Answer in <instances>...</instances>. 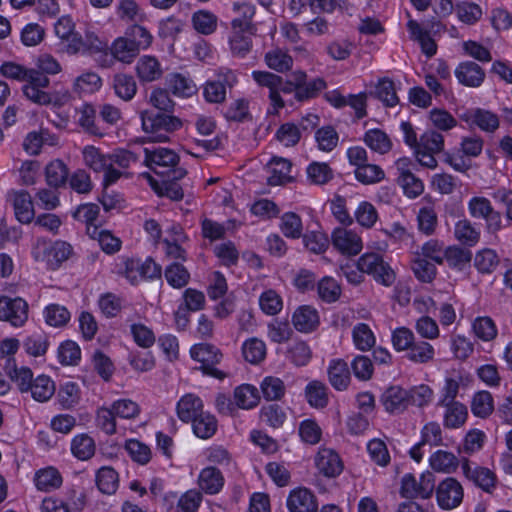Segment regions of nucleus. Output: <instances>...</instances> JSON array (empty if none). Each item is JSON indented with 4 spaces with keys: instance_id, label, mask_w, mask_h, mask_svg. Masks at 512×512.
<instances>
[{
    "instance_id": "nucleus-14",
    "label": "nucleus",
    "mask_w": 512,
    "mask_h": 512,
    "mask_svg": "<svg viewBox=\"0 0 512 512\" xmlns=\"http://www.w3.org/2000/svg\"><path fill=\"white\" fill-rule=\"evenodd\" d=\"M292 323L299 332H311L319 325L318 311L309 305L300 306L293 313Z\"/></svg>"
},
{
    "instance_id": "nucleus-33",
    "label": "nucleus",
    "mask_w": 512,
    "mask_h": 512,
    "mask_svg": "<svg viewBox=\"0 0 512 512\" xmlns=\"http://www.w3.org/2000/svg\"><path fill=\"white\" fill-rule=\"evenodd\" d=\"M34 481L38 490L48 492L61 486L62 477L57 469L48 467L39 470L35 475Z\"/></svg>"
},
{
    "instance_id": "nucleus-63",
    "label": "nucleus",
    "mask_w": 512,
    "mask_h": 512,
    "mask_svg": "<svg viewBox=\"0 0 512 512\" xmlns=\"http://www.w3.org/2000/svg\"><path fill=\"white\" fill-rule=\"evenodd\" d=\"M260 417L267 425L279 428L283 425L286 414L278 404H269L261 408Z\"/></svg>"
},
{
    "instance_id": "nucleus-45",
    "label": "nucleus",
    "mask_w": 512,
    "mask_h": 512,
    "mask_svg": "<svg viewBox=\"0 0 512 512\" xmlns=\"http://www.w3.org/2000/svg\"><path fill=\"white\" fill-rule=\"evenodd\" d=\"M317 292L321 300L333 303L339 299L341 287L334 278L325 276L317 283Z\"/></svg>"
},
{
    "instance_id": "nucleus-5",
    "label": "nucleus",
    "mask_w": 512,
    "mask_h": 512,
    "mask_svg": "<svg viewBox=\"0 0 512 512\" xmlns=\"http://www.w3.org/2000/svg\"><path fill=\"white\" fill-rule=\"evenodd\" d=\"M145 159L144 163L157 175H164L166 170L175 167L179 162V156L170 149L167 148H156V149H144Z\"/></svg>"
},
{
    "instance_id": "nucleus-2",
    "label": "nucleus",
    "mask_w": 512,
    "mask_h": 512,
    "mask_svg": "<svg viewBox=\"0 0 512 512\" xmlns=\"http://www.w3.org/2000/svg\"><path fill=\"white\" fill-rule=\"evenodd\" d=\"M238 82L236 74L228 69L221 68L216 78L208 80L203 85V97L211 104H221L226 100L227 89L231 90Z\"/></svg>"
},
{
    "instance_id": "nucleus-27",
    "label": "nucleus",
    "mask_w": 512,
    "mask_h": 512,
    "mask_svg": "<svg viewBox=\"0 0 512 512\" xmlns=\"http://www.w3.org/2000/svg\"><path fill=\"white\" fill-rule=\"evenodd\" d=\"M87 232L91 238L96 239L101 249L107 254H114L121 248V240L109 231L99 229L97 226L88 227Z\"/></svg>"
},
{
    "instance_id": "nucleus-47",
    "label": "nucleus",
    "mask_w": 512,
    "mask_h": 512,
    "mask_svg": "<svg viewBox=\"0 0 512 512\" xmlns=\"http://www.w3.org/2000/svg\"><path fill=\"white\" fill-rule=\"evenodd\" d=\"M455 238L462 244L474 246L480 238V232L468 220H460L454 229Z\"/></svg>"
},
{
    "instance_id": "nucleus-21",
    "label": "nucleus",
    "mask_w": 512,
    "mask_h": 512,
    "mask_svg": "<svg viewBox=\"0 0 512 512\" xmlns=\"http://www.w3.org/2000/svg\"><path fill=\"white\" fill-rule=\"evenodd\" d=\"M438 406L444 408L443 425L446 428L457 429L465 424L468 417V411L464 404L457 402Z\"/></svg>"
},
{
    "instance_id": "nucleus-62",
    "label": "nucleus",
    "mask_w": 512,
    "mask_h": 512,
    "mask_svg": "<svg viewBox=\"0 0 512 512\" xmlns=\"http://www.w3.org/2000/svg\"><path fill=\"white\" fill-rule=\"evenodd\" d=\"M81 358V350L77 343L71 340L63 342L58 348V359L63 365H77Z\"/></svg>"
},
{
    "instance_id": "nucleus-57",
    "label": "nucleus",
    "mask_w": 512,
    "mask_h": 512,
    "mask_svg": "<svg viewBox=\"0 0 512 512\" xmlns=\"http://www.w3.org/2000/svg\"><path fill=\"white\" fill-rule=\"evenodd\" d=\"M102 80L95 72H86L78 76L74 82V91L77 93H93L100 89Z\"/></svg>"
},
{
    "instance_id": "nucleus-40",
    "label": "nucleus",
    "mask_w": 512,
    "mask_h": 512,
    "mask_svg": "<svg viewBox=\"0 0 512 512\" xmlns=\"http://www.w3.org/2000/svg\"><path fill=\"white\" fill-rule=\"evenodd\" d=\"M239 28H232V34L229 39L230 49L234 56L244 57L252 48V36L246 31H239Z\"/></svg>"
},
{
    "instance_id": "nucleus-54",
    "label": "nucleus",
    "mask_w": 512,
    "mask_h": 512,
    "mask_svg": "<svg viewBox=\"0 0 512 512\" xmlns=\"http://www.w3.org/2000/svg\"><path fill=\"white\" fill-rule=\"evenodd\" d=\"M493 408V398L490 392L480 391L474 395L471 410L475 416L486 418L492 413Z\"/></svg>"
},
{
    "instance_id": "nucleus-15",
    "label": "nucleus",
    "mask_w": 512,
    "mask_h": 512,
    "mask_svg": "<svg viewBox=\"0 0 512 512\" xmlns=\"http://www.w3.org/2000/svg\"><path fill=\"white\" fill-rule=\"evenodd\" d=\"M292 164L288 159L273 157L267 164L269 176L267 183L271 186L282 185L292 180L290 175Z\"/></svg>"
},
{
    "instance_id": "nucleus-11",
    "label": "nucleus",
    "mask_w": 512,
    "mask_h": 512,
    "mask_svg": "<svg viewBox=\"0 0 512 512\" xmlns=\"http://www.w3.org/2000/svg\"><path fill=\"white\" fill-rule=\"evenodd\" d=\"M14 213L17 220L23 224H29L34 219V207L30 194L25 190L9 193Z\"/></svg>"
},
{
    "instance_id": "nucleus-44",
    "label": "nucleus",
    "mask_w": 512,
    "mask_h": 512,
    "mask_svg": "<svg viewBox=\"0 0 512 512\" xmlns=\"http://www.w3.org/2000/svg\"><path fill=\"white\" fill-rule=\"evenodd\" d=\"M265 62L267 66L277 72H285L292 68V57L282 49L276 48L266 53Z\"/></svg>"
},
{
    "instance_id": "nucleus-49",
    "label": "nucleus",
    "mask_w": 512,
    "mask_h": 512,
    "mask_svg": "<svg viewBox=\"0 0 512 512\" xmlns=\"http://www.w3.org/2000/svg\"><path fill=\"white\" fill-rule=\"evenodd\" d=\"M374 94L375 97L387 107H394L399 102L398 96L396 94L395 84L393 81L387 78L381 79L378 82Z\"/></svg>"
},
{
    "instance_id": "nucleus-1",
    "label": "nucleus",
    "mask_w": 512,
    "mask_h": 512,
    "mask_svg": "<svg viewBox=\"0 0 512 512\" xmlns=\"http://www.w3.org/2000/svg\"><path fill=\"white\" fill-rule=\"evenodd\" d=\"M142 129L149 134L151 142H166L169 134L182 127L180 118L169 113L145 110L141 112Z\"/></svg>"
},
{
    "instance_id": "nucleus-58",
    "label": "nucleus",
    "mask_w": 512,
    "mask_h": 512,
    "mask_svg": "<svg viewBox=\"0 0 512 512\" xmlns=\"http://www.w3.org/2000/svg\"><path fill=\"white\" fill-rule=\"evenodd\" d=\"M352 335L354 344L359 350H369L375 344L374 334L365 323H358L353 328Z\"/></svg>"
},
{
    "instance_id": "nucleus-13",
    "label": "nucleus",
    "mask_w": 512,
    "mask_h": 512,
    "mask_svg": "<svg viewBox=\"0 0 512 512\" xmlns=\"http://www.w3.org/2000/svg\"><path fill=\"white\" fill-rule=\"evenodd\" d=\"M177 415L183 422H192L203 411V402L200 397L195 394L188 393L180 398L177 403Z\"/></svg>"
},
{
    "instance_id": "nucleus-56",
    "label": "nucleus",
    "mask_w": 512,
    "mask_h": 512,
    "mask_svg": "<svg viewBox=\"0 0 512 512\" xmlns=\"http://www.w3.org/2000/svg\"><path fill=\"white\" fill-rule=\"evenodd\" d=\"M355 177L359 182L369 185L380 182L385 173L380 166L366 163L355 169Z\"/></svg>"
},
{
    "instance_id": "nucleus-43",
    "label": "nucleus",
    "mask_w": 512,
    "mask_h": 512,
    "mask_svg": "<svg viewBox=\"0 0 512 512\" xmlns=\"http://www.w3.org/2000/svg\"><path fill=\"white\" fill-rule=\"evenodd\" d=\"M261 392L265 400L278 401L285 395L286 387L284 382L274 376H266L260 384Z\"/></svg>"
},
{
    "instance_id": "nucleus-59",
    "label": "nucleus",
    "mask_w": 512,
    "mask_h": 512,
    "mask_svg": "<svg viewBox=\"0 0 512 512\" xmlns=\"http://www.w3.org/2000/svg\"><path fill=\"white\" fill-rule=\"evenodd\" d=\"M280 227L282 233L288 238L297 239L302 236V221L296 213L283 214Z\"/></svg>"
},
{
    "instance_id": "nucleus-53",
    "label": "nucleus",
    "mask_w": 512,
    "mask_h": 512,
    "mask_svg": "<svg viewBox=\"0 0 512 512\" xmlns=\"http://www.w3.org/2000/svg\"><path fill=\"white\" fill-rule=\"evenodd\" d=\"M307 177L312 184L324 185L333 178V171L327 163L312 162L307 167Z\"/></svg>"
},
{
    "instance_id": "nucleus-46",
    "label": "nucleus",
    "mask_w": 512,
    "mask_h": 512,
    "mask_svg": "<svg viewBox=\"0 0 512 512\" xmlns=\"http://www.w3.org/2000/svg\"><path fill=\"white\" fill-rule=\"evenodd\" d=\"M499 264V257L492 249L478 251L474 258V266L483 274L492 273Z\"/></svg>"
},
{
    "instance_id": "nucleus-26",
    "label": "nucleus",
    "mask_w": 512,
    "mask_h": 512,
    "mask_svg": "<svg viewBox=\"0 0 512 512\" xmlns=\"http://www.w3.org/2000/svg\"><path fill=\"white\" fill-rule=\"evenodd\" d=\"M95 481L98 489L108 495L114 494L119 486L118 473L110 466L99 468L96 472Z\"/></svg>"
},
{
    "instance_id": "nucleus-20",
    "label": "nucleus",
    "mask_w": 512,
    "mask_h": 512,
    "mask_svg": "<svg viewBox=\"0 0 512 512\" xmlns=\"http://www.w3.org/2000/svg\"><path fill=\"white\" fill-rule=\"evenodd\" d=\"M252 78L260 86L269 88V98L275 107H284L285 103L277 91V85L280 84V76L267 71H253Z\"/></svg>"
},
{
    "instance_id": "nucleus-9",
    "label": "nucleus",
    "mask_w": 512,
    "mask_h": 512,
    "mask_svg": "<svg viewBox=\"0 0 512 512\" xmlns=\"http://www.w3.org/2000/svg\"><path fill=\"white\" fill-rule=\"evenodd\" d=\"M287 507L290 512H317L318 502L316 496L307 488H297L290 492L287 498Z\"/></svg>"
},
{
    "instance_id": "nucleus-18",
    "label": "nucleus",
    "mask_w": 512,
    "mask_h": 512,
    "mask_svg": "<svg viewBox=\"0 0 512 512\" xmlns=\"http://www.w3.org/2000/svg\"><path fill=\"white\" fill-rule=\"evenodd\" d=\"M408 392L399 386H391L381 396V402L389 413H401L408 407Z\"/></svg>"
},
{
    "instance_id": "nucleus-55",
    "label": "nucleus",
    "mask_w": 512,
    "mask_h": 512,
    "mask_svg": "<svg viewBox=\"0 0 512 512\" xmlns=\"http://www.w3.org/2000/svg\"><path fill=\"white\" fill-rule=\"evenodd\" d=\"M45 321L52 327H62L70 320V312L59 304H50L44 310Z\"/></svg>"
},
{
    "instance_id": "nucleus-8",
    "label": "nucleus",
    "mask_w": 512,
    "mask_h": 512,
    "mask_svg": "<svg viewBox=\"0 0 512 512\" xmlns=\"http://www.w3.org/2000/svg\"><path fill=\"white\" fill-rule=\"evenodd\" d=\"M454 74L461 85L470 88L480 87L486 76L482 67L473 61L459 63Z\"/></svg>"
},
{
    "instance_id": "nucleus-32",
    "label": "nucleus",
    "mask_w": 512,
    "mask_h": 512,
    "mask_svg": "<svg viewBox=\"0 0 512 512\" xmlns=\"http://www.w3.org/2000/svg\"><path fill=\"white\" fill-rule=\"evenodd\" d=\"M234 400L241 409H251L260 401L258 389L250 384L238 386L234 391Z\"/></svg>"
},
{
    "instance_id": "nucleus-61",
    "label": "nucleus",
    "mask_w": 512,
    "mask_h": 512,
    "mask_svg": "<svg viewBox=\"0 0 512 512\" xmlns=\"http://www.w3.org/2000/svg\"><path fill=\"white\" fill-rule=\"evenodd\" d=\"M411 268L415 277L424 283L431 282L436 276V267L427 259L417 256L413 261Z\"/></svg>"
},
{
    "instance_id": "nucleus-38",
    "label": "nucleus",
    "mask_w": 512,
    "mask_h": 512,
    "mask_svg": "<svg viewBox=\"0 0 512 512\" xmlns=\"http://www.w3.org/2000/svg\"><path fill=\"white\" fill-rule=\"evenodd\" d=\"M364 142L373 151L386 154L392 148V142L388 135L380 129H370L365 133Z\"/></svg>"
},
{
    "instance_id": "nucleus-4",
    "label": "nucleus",
    "mask_w": 512,
    "mask_h": 512,
    "mask_svg": "<svg viewBox=\"0 0 512 512\" xmlns=\"http://www.w3.org/2000/svg\"><path fill=\"white\" fill-rule=\"evenodd\" d=\"M28 303L21 297H0V320L21 327L28 319Z\"/></svg>"
},
{
    "instance_id": "nucleus-24",
    "label": "nucleus",
    "mask_w": 512,
    "mask_h": 512,
    "mask_svg": "<svg viewBox=\"0 0 512 512\" xmlns=\"http://www.w3.org/2000/svg\"><path fill=\"white\" fill-rule=\"evenodd\" d=\"M199 487L207 494L218 493L224 485V477L215 467L204 468L198 478Z\"/></svg>"
},
{
    "instance_id": "nucleus-25",
    "label": "nucleus",
    "mask_w": 512,
    "mask_h": 512,
    "mask_svg": "<svg viewBox=\"0 0 512 512\" xmlns=\"http://www.w3.org/2000/svg\"><path fill=\"white\" fill-rule=\"evenodd\" d=\"M443 262L446 261L450 268L462 271L472 260V252L468 249L453 245L445 248Z\"/></svg>"
},
{
    "instance_id": "nucleus-3",
    "label": "nucleus",
    "mask_w": 512,
    "mask_h": 512,
    "mask_svg": "<svg viewBox=\"0 0 512 512\" xmlns=\"http://www.w3.org/2000/svg\"><path fill=\"white\" fill-rule=\"evenodd\" d=\"M191 357L201 363L200 369L204 374L217 379H223L225 374L215 367L222 359V353L214 345L202 343L194 345L190 350Z\"/></svg>"
},
{
    "instance_id": "nucleus-22",
    "label": "nucleus",
    "mask_w": 512,
    "mask_h": 512,
    "mask_svg": "<svg viewBox=\"0 0 512 512\" xmlns=\"http://www.w3.org/2000/svg\"><path fill=\"white\" fill-rule=\"evenodd\" d=\"M5 371L22 393L29 392L34 381L32 371L27 367L18 368L13 358H7Z\"/></svg>"
},
{
    "instance_id": "nucleus-19",
    "label": "nucleus",
    "mask_w": 512,
    "mask_h": 512,
    "mask_svg": "<svg viewBox=\"0 0 512 512\" xmlns=\"http://www.w3.org/2000/svg\"><path fill=\"white\" fill-rule=\"evenodd\" d=\"M168 90L177 97H191L197 93L194 81L181 73H171L166 77Z\"/></svg>"
},
{
    "instance_id": "nucleus-16",
    "label": "nucleus",
    "mask_w": 512,
    "mask_h": 512,
    "mask_svg": "<svg viewBox=\"0 0 512 512\" xmlns=\"http://www.w3.org/2000/svg\"><path fill=\"white\" fill-rule=\"evenodd\" d=\"M315 463L319 472L327 477H335L343 469L339 455L330 449H321L316 456Z\"/></svg>"
},
{
    "instance_id": "nucleus-41",
    "label": "nucleus",
    "mask_w": 512,
    "mask_h": 512,
    "mask_svg": "<svg viewBox=\"0 0 512 512\" xmlns=\"http://www.w3.org/2000/svg\"><path fill=\"white\" fill-rule=\"evenodd\" d=\"M434 354V348L430 343L423 340H414L406 356L414 363L424 364L432 361Z\"/></svg>"
},
{
    "instance_id": "nucleus-17",
    "label": "nucleus",
    "mask_w": 512,
    "mask_h": 512,
    "mask_svg": "<svg viewBox=\"0 0 512 512\" xmlns=\"http://www.w3.org/2000/svg\"><path fill=\"white\" fill-rule=\"evenodd\" d=\"M136 74L140 82L149 83L162 77L163 70L161 64L154 56L144 55L137 61Z\"/></svg>"
},
{
    "instance_id": "nucleus-7",
    "label": "nucleus",
    "mask_w": 512,
    "mask_h": 512,
    "mask_svg": "<svg viewBox=\"0 0 512 512\" xmlns=\"http://www.w3.org/2000/svg\"><path fill=\"white\" fill-rule=\"evenodd\" d=\"M332 244L339 252L354 256L362 250V240L357 233L346 228H335L332 232Z\"/></svg>"
},
{
    "instance_id": "nucleus-12",
    "label": "nucleus",
    "mask_w": 512,
    "mask_h": 512,
    "mask_svg": "<svg viewBox=\"0 0 512 512\" xmlns=\"http://www.w3.org/2000/svg\"><path fill=\"white\" fill-rule=\"evenodd\" d=\"M462 470L467 479L484 491L490 492L495 486V475L488 468L475 466L471 467L469 461L465 459L462 463Z\"/></svg>"
},
{
    "instance_id": "nucleus-52",
    "label": "nucleus",
    "mask_w": 512,
    "mask_h": 512,
    "mask_svg": "<svg viewBox=\"0 0 512 512\" xmlns=\"http://www.w3.org/2000/svg\"><path fill=\"white\" fill-rule=\"evenodd\" d=\"M325 88L326 82L323 78L318 77L307 81V74L305 73L303 83L298 86L297 100L305 101L315 98Z\"/></svg>"
},
{
    "instance_id": "nucleus-6",
    "label": "nucleus",
    "mask_w": 512,
    "mask_h": 512,
    "mask_svg": "<svg viewBox=\"0 0 512 512\" xmlns=\"http://www.w3.org/2000/svg\"><path fill=\"white\" fill-rule=\"evenodd\" d=\"M436 499L440 508L444 510L458 507L463 500L462 485L455 478L444 479L436 488Z\"/></svg>"
},
{
    "instance_id": "nucleus-23",
    "label": "nucleus",
    "mask_w": 512,
    "mask_h": 512,
    "mask_svg": "<svg viewBox=\"0 0 512 512\" xmlns=\"http://www.w3.org/2000/svg\"><path fill=\"white\" fill-rule=\"evenodd\" d=\"M328 377L336 390H345L350 383V371L347 363L342 359L332 360L328 367Z\"/></svg>"
},
{
    "instance_id": "nucleus-10",
    "label": "nucleus",
    "mask_w": 512,
    "mask_h": 512,
    "mask_svg": "<svg viewBox=\"0 0 512 512\" xmlns=\"http://www.w3.org/2000/svg\"><path fill=\"white\" fill-rule=\"evenodd\" d=\"M232 10L237 16L231 21V28H239V31H246L247 34L255 35L257 31L253 22L255 6L247 2H234Z\"/></svg>"
},
{
    "instance_id": "nucleus-37",
    "label": "nucleus",
    "mask_w": 512,
    "mask_h": 512,
    "mask_svg": "<svg viewBox=\"0 0 512 512\" xmlns=\"http://www.w3.org/2000/svg\"><path fill=\"white\" fill-rule=\"evenodd\" d=\"M430 466L438 472L451 473L458 467V458L451 452L438 450L434 452L430 459Z\"/></svg>"
},
{
    "instance_id": "nucleus-64",
    "label": "nucleus",
    "mask_w": 512,
    "mask_h": 512,
    "mask_svg": "<svg viewBox=\"0 0 512 512\" xmlns=\"http://www.w3.org/2000/svg\"><path fill=\"white\" fill-rule=\"evenodd\" d=\"M315 139L320 150L330 152L337 146L339 136L334 127L328 125L316 131Z\"/></svg>"
},
{
    "instance_id": "nucleus-31",
    "label": "nucleus",
    "mask_w": 512,
    "mask_h": 512,
    "mask_svg": "<svg viewBox=\"0 0 512 512\" xmlns=\"http://www.w3.org/2000/svg\"><path fill=\"white\" fill-rule=\"evenodd\" d=\"M45 174L47 184L51 187L59 188L66 184L69 170L63 161L56 159L46 166Z\"/></svg>"
},
{
    "instance_id": "nucleus-35",
    "label": "nucleus",
    "mask_w": 512,
    "mask_h": 512,
    "mask_svg": "<svg viewBox=\"0 0 512 512\" xmlns=\"http://www.w3.org/2000/svg\"><path fill=\"white\" fill-rule=\"evenodd\" d=\"M34 400L38 402L48 401L55 393V384L49 376L39 375L29 389Z\"/></svg>"
},
{
    "instance_id": "nucleus-60",
    "label": "nucleus",
    "mask_w": 512,
    "mask_h": 512,
    "mask_svg": "<svg viewBox=\"0 0 512 512\" xmlns=\"http://www.w3.org/2000/svg\"><path fill=\"white\" fill-rule=\"evenodd\" d=\"M22 91L28 100L37 105H60V102L57 100L55 96L48 92H45L42 88L33 87L31 85H23Z\"/></svg>"
},
{
    "instance_id": "nucleus-42",
    "label": "nucleus",
    "mask_w": 512,
    "mask_h": 512,
    "mask_svg": "<svg viewBox=\"0 0 512 512\" xmlns=\"http://www.w3.org/2000/svg\"><path fill=\"white\" fill-rule=\"evenodd\" d=\"M164 276L170 286L175 289L185 287L190 280L189 271L180 263L174 262L165 268Z\"/></svg>"
},
{
    "instance_id": "nucleus-34",
    "label": "nucleus",
    "mask_w": 512,
    "mask_h": 512,
    "mask_svg": "<svg viewBox=\"0 0 512 512\" xmlns=\"http://www.w3.org/2000/svg\"><path fill=\"white\" fill-rule=\"evenodd\" d=\"M218 17L207 10H198L192 15L194 29L203 35H210L217 29Z\"/></svg>"
},
{
    "instance_id": "nucleus-39",
    "label": "nucleus",
    "mask_w": 512,
    "mask_h": 512,
    "mask_svg": "<svg viewBox=\"0 0 512 512\" xmlns=\"http://www.w3.org/2000/svg\"><path fill=\"white\" fill-rule=\"evenodd\" d=\"M192 428L197 437L208 439L212 437L217 430V420L212 414L203 412L192 421Z\"/></svg>"
},
{
    "instance_id": "nucleus-28",
    "label": "nucleus",
    "mask_w": 512,
    "mask_h": 512,
    "mask_svg": "<svg viewBox=\"0 0 512 512\" xmlns=\"http://www.w3.org/2000/svg\"><path fill=\"white\" fill-rule=\"evenodd\" d=\"M95 441L88 434L76 435L71 442V452L79 460L85 461L95 454Z\"/></svg>"
},
{
    "instance_id": "nucleus-30",
    "label": "nucleus",
    "mask_w": 512,
    "mask_h": 512,
    "mask_svg": "<svg viewBox=\"0 0 512 512\" xmlns=\"http://www.w3.org/2000/svg\"><path fill=\"white\" fill-rule=\"evenodd\" d=\"M85 164L95 172H103L111 166L110 154H103L94 146H87L83 150Z\"/></svg>"
},
{
    "instance_id": "nucleus-36",
    "label": "nucleus",
    "mask_w": 512,
    "mask_h": 512,
    "mask_svg": "<svg viewBox=\"0 0 512 512\" xmlns=\"http://www.w3.org/2000/svg\"><path fill=\"white\" fill-rule=\"evenodd\" d=\"M139 51L140 49L126 36L117 38L111 47L112 55L124 63H130L138 55Z\"/></svg>"
},
{
    "instance_id": "nucleus-48",
    "label": "nucleus",
    "mask_w": 512,
    "mask_h": 512,
    "mask_svg": "<svg viewBox=\"0 0 512 512\" xmlns=\"http://www.w3.org/2000/svg\"><path fill=\"white\" fill-rule=\"evenodd\" d=\"M242 352L246 361L252 364H258L263 361L266 356V345L258 338H251L244 342Z\"/></svg>"
},
{
    "instance_id": "nucleus-51",
    "label": "nucleus",
    "mask_w": 512,
    "mask_h": 512,
    "mask_svg": "<svg viewBox=\"0 0 512 512\" xmlns=\"http://www.w3.org/2000/svg\"><path fill=\"white\" fill-rule=\"evenodd\" d=\"M308 403L315 408H323L328 403L326 386L319 381L310 382L305 389Z\"/></svg>"
},
{
    "instance_id": "nucleus-29",
    "label": "nucleus",
    "mask_w": 512,
    "mask_h": 512,
    "mask_svg": "<svg viewBox=\"0 0 512 512\" xmlns=\"http://www.w3.org/2000/svg\"><path fill=\"white\" fill-rule=\"evenodd\" d=\"M115 94L124 101L133 99L137 92V84L133 76L119 73L113 77Z\"/></svg>"
},
{
    "instance_id": "nucleus-50",
    "label": "nucleus",
    "mask_w": 512,
    "mask_h": 512,
    "mask_svg": "<svg viewBox=\"0 0 512 512\" xmlns=\"http://www.w3.org/2000/svg\"><path fill=\"white\" fill-rule=\"evenodd\" d=\"M287 359L296 366H305L312 357L308 344L304 341L292 343L286 352Z\"/></svg>"
}]
</instances>
